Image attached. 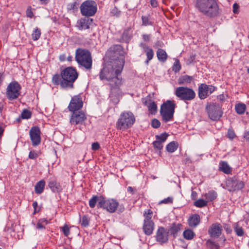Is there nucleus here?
<instances>
[{"instance_id":"obj_1","label":"nucleus","mask_w":249,"mask_h":249,"mask_svg":"<svg viewBox=\"0 0 249 249\" xmlns=\"http://www.w3.org/2000/svg\"><path fill=\"white\" fill-rule=\"evenodd\" d=\"M124 58L123 56L114 60L112 66L104 67L100 73V78L102 80L109 81L111 90L118 91L122 85L121 72L124 64Z\"/></svg>"},{"instance_id":"obj_2","label":"nucleus","mask_w":249,"mask_h":249,"mask_svg":"<svg viewBox=\"0 0 249 249\" xmlns=\"http://www.w3.org/2000/svg\"><path fill=\"white\" fill-rule=\"evenodd\" d=\"M78 75L79 73L75 68L68 67L62 69L60 74L56 73L53 75L52 81L54 85L59 86L62 89H72Z\"/></svg>"},{"instance_id":"obj_3","label":"nucleus","mask_w":249,"mask_h":249,"mask_svg":"<svg viewBox=\"0 0 249 249\" xmlns=\"http://www.w3.org/2000/svg\"><path fill=\"white\" fill-rule=\"evenodd\" d=\"M196 7L204 15L214 17L219 13L217 0H197Z\"/></svg>"},{"instance_id":"obj_4","label":"nucleus","mask_w":249,"mask_h":249,"mask_svg":"<svg viewBox=\"0 0 249 249\" xmlns=\"http://www.w3.org/2000/svg\"><path fill=\"white\" fill-rule=\"evenodd\" d=\"M75 60L78 65L87 70L92 67V57L89 51L87 49L78 48L75 52Z\"/></svg>"},{"instance_id":"obj_5","label":"nucleus","mask_w":249,"mask_h":249,"mask_svg":"<svg viewBox=\"0 0 249 249\" xmlns=\"http://www.w3.org/2000/svg\"><path fill=\"white\" fill-rule=\"evenodd\" d=\"M135 121V118L132 112L130 111L122 112L117 122V128L122 130H126L130 127Z\"/></svg>"},{"instance_id":"obj_6","label":"nucleus","mask_w":249,"mask_h":249,"mask_svg":"<svg viewBox=\"0 0 249 249\" xmlns=\"http://www.w3.org/2000/svg\"><path fill=\"white\" fill-rule=\"evenodd\" d=\"M176 104L174 101L167 100L161 106L160 113L163 120L168 122L173 118Z\"/></svg>"},{"instance_id":"obj_7","label":"nucleus","mask_w":249,"mask_h":249,"mask_svg":"<svg viewBox=\"0 0 249 249\" xmlns=\"http://www.w3.org/2000/svg\"><path fill=\"white\" fill-rule=\"evenodd\" d=\"M175 95L185 102L193 100L196 94L193 89L187 87H178L175 90Z\"/></svg>"},{"instance_id":"obj_8","label":"nucleus","mask_w":249,"mask_h":249,"mask_svg":"<svg viewBox=\"0 0 249 249\" xmlns=\"http://www.w3.org/2000/svg\"><path fill=\"white\" fill-rule=\"evenodd\" d=\"M206 109L209 118L213 121L219 120L223 114L222 105L216 103L209 104Z\"/></svg>"},{"instance_id":"obj_9","label":"nucleus","mask_w":249,"mask_h":249,"mask_svg":"<svg viewBox=\"0 0 249 249\" xmlns=\"http://www.w3.org/2000/svg\"><path fill=\"white\" fill-rule=\"evenodd\" d=\"M21 87L17 81H12L7 86L6 96L10 101L17 99L21 95Z\"/></svg>"},{"instance_id":"obj_10","label":"nucleus","mask_w":249,"mask_h":249,"mask_svg":"<svg viewBox=\"0 0 249 249\" xmlns=\"http://www.w3.org/2000/svg\"><path fill=\"white\" fill-rule=\"evenodd\" d=\"M80 12L83 16L87 17L93 16L97 10L96 2L92 0L84 1L80 6Z\"/></svg>"},{"instance_id":"obj_11","label":"nucleus","mask_w":249,"mask_h":249,"mask_svg":"<svg viewBox=\"0 0 249 249\" xmlns=\"http://www.w3.org/2000/svg\"><path fill=\"white\" fill-rule=\"evenodd\" d=\"M119 205V203L117 200L112 198L106 199L104 197L98 203V208L105 210L110 213L115 212Z\"/></svg>"},{"instance_id":"obj_12","label":"nucleus","mask_w":249,"mask_h":249,"mask_svg":"<svg viewBox=\"0 0 249 249\" xmlns=\"http://www.w3.org/2000/svg\"><path fill=\"white\" fill-rule=\"evenodd\" d=\"M226 184L229 191L231 192L238 191L245 186V182L236 176L229 178Z\"/></svg>"},{"instance_id":"obj_13","label":"nucleus","mask_w":249,"mask_h":249,"mask_svg":"<svg viewBox=\"0 0 249 249\" xmlns=\"http://www.w3.org/2000/svg\"><path fill=\"white\" fill-rule=\"evenodd\" d=\"M41 132L40 128L38 126H34L29 131V136L32 145L34 147L38 146L41 143Z\"/></svg>"},{"instance_id":"obj_14","label":"nucleus","mask_w":249,"mask_h":249,"mask_svg":"<svg viewBox=\"0 0 249 249\" xmlns=\"http://www.w3.org/2000/svg\"><path fill=\"white\" fill-rule=\"evenodd\" d=\"M217 89V88L213 85L201 84L198 87V97L201 99H205Z\"/></svg>"},{"instance_id":"obj_15","label":"nucleus","mask_w":249,"mask_h":249,"mask_svg":"<svg viewBox=\"0 0 249 249\" xmlns=\"http://www.w3.org/2000/svg\"><path fill=\"white\" fill-rule=\"evenodd\" d=\"M70 116V124L71 125L75 126L78 124H83L87 120L85 113L83 111L71 112Z\"/></svg>"},{"instance_id":"obj_16","label":"nucleus","mask_w":249,"mask_h":249,"mask_svg":"<svg viewBox=\"0 0 249 249\" xmlns=\"http://www.w3.org/2000/svg\"><path fill=\"white\" fill-rule=\"evenodd\" d=\"M83 106V102L80 95H75L71 98L70 103L68 107L69 110L71 112L80 111Z\"/></svg>"},{"instance_id":"obj_17","label":"nucleus","mask_w":249,"mask_h":249,"mask_svg":"<svg viewBox=\"0 0 249 249\" xmlns=\"http://www.w3.org/2000/svg\"><path fill=\"white\" fill-rule=\"evenodd\" d=\"M168 230L162 227H159L156 233V240L160 244H163L168 241Z\"/></svg>"},{"instance_id":"obj_18","label":"nucleus","mask_w":249,"mask_h":249,"mask_svg":"<svg viewBox=\"0 0 249 249\" xmlns=\"http://www.w3.org/2000/svg\"><path fill=\"white\" fill-rule=\"evenodd\" d=\"M223 227L219 223H215L211 225L208 230V233L211 237L218 238L222 232Z\"/></svg>"},{"instance_id":"obj_19","label":"nucleus","mask_w":249,"mask_h":249,"mask_svg":"<svg viewBox=\"0 0 249 249\" xmlns=\"http://www.w3.org/2000/svg\"><path fill=\"white\" fill-rule=\"evenodd\" d=\"M142 102L144 106L147 107L148 111L150 114H155L157 112V104L151 99L150 96H147L145 98H143Z\"/></svg>"},{"instance_id":"obj_20","label":"nucleus","mask_w":249,"mask_h":249,"mask_svg":"<svg viewBox=\"0 0 249 249\" xmlns=\"http://www.w3.org/2000/svg\"><path fill=\"white\" fill-rule=\"evenodd\" d=\"M92 22V19L88 18H81L77 21L76 27L80 30H86L89 28V25Z\"/></svg>"},{"instance_id":"obj_21","label":"nucleus","mask_w":249,"mask_h":249,"mask_svg":"<svg viewBox=\"0 0 249 249\" xmlns=\"http://www.w3.org/2000/svg\"><path fill=\"white\" fill-rule=\"evenodd\" d=\"M140 46L143 49L146 54L147 58L145 60V63L148 65L149 64V62L152 60L154 57V51L152 48H150L144 43H141Z\"/></svg>"},{"instance_id":"obj_22","label":"nucleus","mask_w":249,"mask_h":249,"mask_svg":"<svg viewBox=\"0 0 249 249\" xmlns=\"http://www.w3.org/2000/svg\"><path fill=\"white\" fill-rule=\"evenodd\" d=\"M48 186L54 193H60L63 189L60 183L56 180L50 181L48 183Z\"/></svg>"},{"instance_id":"obj_23","label":"nucleus","mask_w":249,"mask_h":249,"mask_svg":"<svg viewBox=\"0 0 249 249\" xmlns=\"http://www.w3.org/2000/svg\"><path fill=\"white\" fill-rule=\"evenodd\" d=\"M200 221V216L197 214H194L191 215L188 220L189 226L191 228H195L199 224Z\"/></svg>"},{"instance_id":"obj_24","label":"nucleus","mask_w":249,"mask_h":249,"mask_svg":"<svg viewBox=\"0 0 249 249\" xmlns=\"http://www.w3.org/2000/svg\"><path fill=\"white\" fill-rule=\"evenodd\" d=\"M219 170L226 174H230L232 172V168L230 166L227 162L221 161L219 164Z\"/></svg>"},{"instance_id":"obj_25","label":"nucleus","mask_w":249,"mask_h":249,"mask_svg":"<svg viewBox=\"0 0 249 249\" xmlns=\"http://www.w3.org/2000/svg\"><path fill=\"white\" fill-rule=\"evenodd\" d=\"M182 229L183 226L181 223H174L168 231L174 237H176L178 233Z\"/></svg>"},{"instance_id":"obj_26","label":"nucleus","mask_w":249,"mask_h":249,"mask_svg":"<svg viewBox=\"0 0 249 249\" xmlns=\"http://www.w3.org/2000/svg\"><path fill=\"white\" fill-rule=\"evenodd\" d=\"M154 223L153 222H144L143 230L145 234L151 235L153 231Z\"/></svg>"},{"instance_id":"obj_27","label":"nucleus","mask_w":249,"mask_h":249,"mask_svg":"<svg viewBox=\"0 0 249 249\" xmlns=\"http://www.w3.org/2000/svg\"><path fill=\"white\" fill-rule=\"evenodd\" d=\"M132 36V30L131 27L125 29L122 34V38L124 41H128Z\"/></svg>"},{"instance_id":"obj_28","label":"nucleus","mask_w":249,"mask_h":249,"mask_svg":"<svg viewBox=\"0 0 249 249\" xmlns=\"http://www.w3.org/2000/svg\"><path fill=\"white\" fill-rule=\"evenodd\" d=\"M45 186V181L44 179H41L36 183L35 187V193L37 194H41L44 190Z\"/></svg>"},{"instance_id":"obj_29","label":"nucleus","mask_w":249,"mask_h":249,"mask_svg":"<svg viewBox=\"0 0 249 249\" xmlns=\"http://www.w3.org/2000/svg\"><path fill=\"white\" fill-rule=\"evenodd\" d=\"M193 80L192 76L184 75L180 76L178 79V83L179 85H187L191 83Z\"/></svg>"},{"instance_id":"obj_30","label":"nucleus","mask_w":249,"mask_h":249,"mask_svg":"<svg viewBox=\"0 0 249 249\" xmlns=\"http://www.w3.org/2000/svg\"><path fill=\"white\" fill-rule=\"evenodd\" d=\"M157 55L159 60L162 62H165L168 57V55L166 52L161 49H159L157 50Z\"/></svg>"},{"instance_id":"obj_31","label":"nucleus","mask_w":249,"mask_h":249,"mask_svg":"<svg viewBox=\"0 0 249 249\" xmlns=\"http://www.w3.org/2000/svg\"><path fill=\"white\" fill-rule=\"evenodd\" d=\"M207 202L213 201L215 200L217 197V193L214 191L212 190L209 191L204 195Z\"/></svg>"},{"instance_id":"obj_32","label":"nucleus","mask_w":249,"mask_h":249,"mask_svg":"<svg viewBox=\"0 0 249 249\" xmlns=\"http://www.w3.org/2000/svg\"><path fill=\"white\" fill-rule=\"evenodd\" d=\"M178 146V142L176 141H173L167 145L166 149L168 152L173 153L177 150Z\"/></svg>"},{"instance_id":"obj_33","label":"nucleus","mask_w":249,"mask_h":249,"mask_svg":"<svg viewBox=\"0 0 249 249\" xmlns=\"http://www.w3.org/2000/svg\"><path fill=\"white\" fill-rule=\"evenodd\" d=\"M102 196H93L89 200V206L91 208H94L97 202L99 203L100 200L103 199Z\"/></svg>"},{"instance_id":"obj_34","label":"nucleus","mask_w":249,"mask_h":249,"mask_svg":"<svg viewBox=\"0 0 249 249\" xmlns=\"http://www.w3.org/2000/svg\"><path fill=\"white\" fill-rule=\"evenodd\" d=\"M183 236L185 239L191 240L195 237V233L192 230L188 229L183 231Z\"/></svg>"},{"instance_id":"obj_35","label":"nucleus","mask_w":249,"mask_h":249,"mask_svg":"<svg viewBox=\"0 0 249 249\" xmlns=\"http://www.w3.org/2000/svg\"><path fill=\"white\" fill-rule=\"evenodd\" d=\"M80 0H75L67 5V9L69 10L76 11L78 9L80 4Z\"/></svg>"},{"instance_id":"obj_36","label":"nucleus","mask_w":249,"mask_h":249,"mask_svg":"<svg viewBox=\"0 0 249 249\" xmlns=\"http://www.w3.org/2000/svg\"><path fill=\"white\" fill-rule=\"evenodd\" d=\"M235 109L238 114H243L246 111V106L244 103H239L235 105Z\"/></svg>"},{"instance_id":"obj_37","label":"nucleus","mask_w":249,"mask_h":249,"mask_svg":"<svg viewBox=\"0 0 249 249\" xmlns=\"http://www.w3.org/2000/svg\"><path fill=\"white\" fill-rule=\"evenodd\" d=\"M142 25L144 26H153L154 22L152 21L149 16H143L142 17Z\"/></svg>"},{"instance_id":"obj_38","label":"nucleus","mask_w":249,"mask_h":249,"mask_svg":"<svg viewBox=\"0 0 249 249\" xmlns=\"http://www.w3.org/2000/svg\"><path fill=\"white\" fill-rule=\"evenodd\" d=\"M41 154V151L32 150L29 152L28 158L31 160H36Z\"/></svg>"},{"instance_id":"obj_39","label":"nucleus","mask_w":249,"mask_h":249,"mask_svg":"<svg viewBox=\"0 0 249 249\" xmlns=\"http://www.w3.org/2000/svg\"><path fill=\"white\" fill-rule=\"evenodd\" d=\"M206 245H207V246L210 249H219V245H218V244L212 240H210V239L208 240L207 241Z\"/></svg>"},{"instance_id":"obj_40","label":"nucleus","mask_w":249,"mask_h":249,"mask_svg":"<svg viewBox=\"0 0 249 249\" xmlns=\"http://www.w3.org/2000/svg\"><path fill=\"white\" fill-rule=\"evenodd\" d=\"M208 202L203 199H199L194 202V205L198 208H202L207 205Z\"/></svg>"},{"instance_id":"obj_41","label":"nucleus","mask_w":249,"mask_h":249,"mask_svg":"<svg viewBox=\"0 0 249 249\" xmlns=\"http://www.w3.org/2000/svg\"><path fill=\"white\" fill-rule=\"evenodd\" d=\"M41 30L38 28H36L32 34V38L34 41L37 40L41 36Z\"/></svg>"},{"instance_id":"obj_42","label":"nucleus","mask_w":249,"mask_h":249,"mask_svg":"<svg viewBox=\"0 0 249 249\" xmlns=\"http://www.w3.org/2000/svg\"><path fill=\"white\" fill-rule=\"evenodd\" d=\"M49 223L48 220L45 218L39 219L37 223V228L38 229H45V226Z\"/></svg>"},{"instance_id":"obj_43","label":"nucleus","mask_w":249,"mask_h":249,"mask_svg":"<svg viewBox=\"0 0 249 249\" xmlns=\"http://www.w3.org/2000/svg\"><path fill=\"white\" fill-rule=\"evenodd\" d=\"M71 227H69L67 224H65L63 227H60L61 231L63 232L64 235L68 237L70 234Z\"/></svg>"},{"instance_id":"obj_44","label":"nucleus","mask_w":249,"mask_h":249,"mask_svg":"<svg viewBox=\"0 0 249 249\" xmlns=\"http://www.w3.org/2000/svg\"><path fill=\"white\" fill-rule=\"evenodd\" d=\"M152 214L153 212L151 210L146 211L144 214L145 217L144 222H153L152 220H151Z\"/></svg>"},{"instance_id":"obj_45","label":"nucleus","mask_w":249,"mask_h":249,"mask_svg":"<svg viewBox=\"0 0 249 249\" xmlns=\"http://www.w3.org/2000/svg\"><path fill=\"white\" fill-rule=\"evenodd\" d=\"M89 218L88 215H84L80 220L81 224L82 226L86 227L89 225Z\"/></svg>"},{"instance_id":"obj_46","label":"nucleus","mask_w":249,"mask_h":249,"mask_svg":"<svg viewBox=\"0 0 249 249\" xmlns=\"http://www.w3.org/2000/svg\"><path fill=\"white\" fill-rule=\"evenodd\" d=\"M32 116V112L29 110L25 109L23 110L21 114V117L23 119H30Z\"/></svg>"},{"instance_id":"obj_47","label":"nucleus","mask_w":249,"mask_h":249,"mask_svg":"<svg viewBox=\"0 0 249 249\" xmlns=\"http://www.w3.org/2000/svg\"><path fill=\"white\" fill-rule=\"evenodd\" d=\"M234 231L239 236H242L244 234V231L242 227L239 226L238 224H236L234 226Z\"/></svg>"},{"instance_id":"obj_48","label":"nucleus","mask_w":249,"mask_h":249,"mask_svg":"<svg viewBox=\"0 0 249 249\" xmlns=\"http://www.w3.org/2000/svg\"><path fill=\"white\" fill-rule=\"evenodd\" d=\"M181 69V65L178 59H176L172 67V70L175 72H178Z\"/></svg>"},{"instance_id":"obj_49","label":"nucleus","mask_w":249,"mask_h":249,"mask_svg":"<svg viewBox=\"0 0 249 249\" xmlns=\"http://www.w3.org/2000/svg\"><path fill=\"white\" fill-rule=\"evenodd\" d=\"M168 135L166 133H163L160 135L156 136V139L162 142V143L166 140Z\"/></svg>"},{"instance_id":"obj_50","label":"nucleus","mask_w":249,"mask_h":249,"mask_svg":"<svg viewBox=\"0 0 249 249\" xmlns=\"http://www.w3.org/2000/svg\"><path fill=\"white\" fill-rule=\"evenodd\" d=\"M154 147L159 150H160L163 147L162 143L156 139L155 141L153 142Z\"/></svg>"},{"instance_id":"obj_51","label":"nucleus","mask_w":249,"mask_h":249,"mask_svg":"<svg viewBox=\"0 0 249 249\" xmlns=\"http://www.w3.org/2000/svg\"><path fill=\"white\" fill-rule=\"evenodd\" d=\"M151 125L153 128H158L160 126V123L158 120L154 119L152 121Z\"/></svg>"},{"instance_id":"obj_52","label":"nucleus","mask_w":249,"mask_h":249,"mask_svg":"<svg viewBox=\"0 0 249 249\" xmlns=\"http://www.w3.org/2000/svg\"><path fill=\"white\" fill-rule=\"evenodd\" d=\"M33 207L34 209V214L38 213L40 210V208L38 206V203L36 201H34L33 203Z\"/></svg>"},{"instance_id":"obj_53","label":"nucleus","mask_w":249,"mask_h":249,"mask_svg":"<svg viewBox=\"0 0 249 249\" xmlns=\"http://www.w3.org/2000/svg\"><path fill=\"white\" fill-rule=\"evenodd\" d=\"M173 202V198L172 197H168L166 198H165L161 201H160L159 203V204H169V203H172Z\"/></svg>"},{"instance_id":"obj_54","label":"nucleus","mask_w":249,"mask_h":249,"mask_svg":"<svg viewBox=\"0 0 249 249\" xmlns=\"http://www.w3.org/2000/svg\"><path fill=\"white\" fill-rule=\"evenodd\" d=\"M196 58V55L192 53L190 55L189 57L187 60V64H190L192 63L195 59Z\"/></svg>"},{"instance_id":"obj_55","label":"nucleus","mask_w":249,"mask_h":249,"mask_svg":"<svg viewBox=\"0 0 249 249\" xmlns=\"http://www.w3.org/2000/svg\"><path fill=\"white\" fill-rule=\"evenodd\" d=\"M228 137L229 139L232 140L235 137L234 132L232 130L229 129L228 131Z\"/></svg>"},{"instance_id":"obj_56","label":"nucleus","mask_w":249,"mask_h":249,"mask_svg":"<svg viewBox=\"0 0 249 249\" xmlns=\"http://www.w3.org/2000/svg\"><path fill=\"white\" fill-rule=\"evenodd\" d=\"M127 191L128 193L133 195L137 192V189L136 188L129 186L127 189Z\"/></svg>"},{"instance_id":"obj_57","label":"nucleus","mask_w":249,"mask_h":249,"mask_svg":"<svg viewBox=\"0 0 249 249\" xmlns=\"http://www.w3.org/2000/svg\"><path fill=\"white\" fill-rule=\"evenodd\" d=\"M26 16L27 17L30 18H32L33 17L34 15L31 7H29L27 8L26 10Z\"/></svg>"},{"instance_id":"obj_58","label":"nucleus","mask_w":249,"mask_h":249,"mask_svg":"<svg viewBox=\"0 0 249 249\" xmlns=\"http://www.w3.org/2000/svg\"><path fill=\"white\" fill-rule=\"evenodd\" d=\"M223 228L224 230L226 231L227 233H230L232 231V230L230 226L228 224H225L223 225Z\"/></svg>"},{"instance_id":"obj_59","label":"nucleus","mask_w":249,"mask_h":249,"mask_svg":"<svg viewBox=\"0 0 249 249\" xmlns=\"http://www.w3.org/2000/svg\"><path fill=\"white\" fill-rule=\"evenodd\" d=\"M142 39L145 42H149L151 39L150 35L143 34L142 36Z\"/></svg>"},{"instance_id":"obj_60","label":"nucleus","mask_w":249,"mask_h":249,"mask_svg":"<svg viewBox=\"0 0 249 249\" xmlns=\"http://www.w3.org/2000/svg\"><path fill=\"white\" fill-rule=\"evenodd\" d=\"M100 144L98 142H96L92 144L91 148L93 150L96 151L100 148Z\"/></svg>"},{"instance_id":"obj_61","label":"nucleus","mask_w":249,"mask_h":249,"mask_svg":"<svg viewBox=\"0 0 249 249\" xmlns=\"http://www.w3.org/2000/svg\"><path fill=\"white\" fill-rule=\"evenodd\" d=\"M239 5L236 3H234L233 5V12L234 14H238L239 13Z\"/></svg>"},{"instance_id":"obj_62","label":"nucleus","mask_w":249,"mask_h":249,"mask_svg":"<svg viewBox=\"0 0 249 249\" xmlns=\"http://www.w3.org/2000/svg\"><path fill=\"white\" fill-rule=\"evenodd\" d=\"M150 4L153 7H156L158 5V1L156 0H151Z\"/></svg>"},{"instance_id":"obj_63","label":"nucleus","mask_w":249,"mask_h":249,"mask_svg":"<svg viewBox=\"0 0 249 249\" xmlns=\"http://www.w3.org/2000/svg\"><path fill=\"white\" fill-rule=\"evenodd\" d=\"M244 137L247 141L249 142V131L244 133Z\"/></svg>"},{"instance_id":"obj_64","label":"nucleus","mask_w":249,"mask_h":249,"mask_svg":"<svg viewBox=\"0 0 249 249\" xmlns=\"http://www.w3.org/2000/svg\"><path fill=\"white\" fill-rule=\"evenodd\" d=\"M40 1V4H43V5H46L47 4L50 0H39Z\"/></svg>"}]
</instances>
